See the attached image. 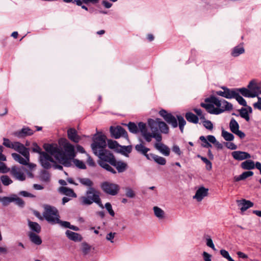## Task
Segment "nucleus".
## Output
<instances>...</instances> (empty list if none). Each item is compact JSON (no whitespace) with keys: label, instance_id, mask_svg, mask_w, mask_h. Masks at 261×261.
Segmentation results:
<instances>
[{"label":"nucleus","instance_id":"1","mask_svg":"<svg viewBox=\"0 0 261 261\" xmlns=\"http://www.w3.org/2000/svg\"><path fill=\"white\" fill-rule=\"evenodd\" d=\"M60 143H62L65 152H63L62 149L56 144H45L43 148L46 152L54 156L60 163L65 166H69L71 165V160L75 156L74 147L65 139H61Z\"/></svg>","mask_w":261,"mask_h":261},{"label":"nucleus","instance_id":"2","mask_svg":"<svg viewBox=\"0 0 261 261\" xmlns=\"http://www.w3.org/2000/svg\"><path fill=\"white\" fill-rule=\"evenodd\" d=\"M106 136L102 133H97L93 137V143L91 145L94 153L98 156L100 161L109 162L112 165L116 160L113 155L105 150L107 146Z\"/></svg>","mask_w":261,"mask_h":261},{"label":"nucleus","instance_id":"3","mask_svg":"<svg viewBox=\"0 0 261 261\" xmlns=\"http://www.w3.org/2000/svg\"><path fill=\"white\" fill-rule=\"evenodd\" d=\"M207 103H201V106L211 114L219 115L233 109L232 105L224 99H220L215 96L205 99Z\"/></svg>","mask_w":261,"mask_h":261},{"label":"nucleus","instance_id":"4","mask_svg":"<svg viewBox=\"0 0 261 261\" xmlns=\"http://www.w3.org/2000/svg\"><path fill=\"white\" fill-rule=\"evenodd\" d=\"M160 121V119L159 118L155 119H149L148 120V124L152 134L147 132L146 126L145 123L143 122H140L139 123L140 131L141 132L142 136L146 141L148 142H150L152 138H154L158 142L161 141L162 136L157 132Z\"/></svg>","mask_w":261,"mask_h":261},{"label":"nucleus","instance_id":"5","mask_svg":"<svg viewBox=\"0 0 261 261\" xmlns=\"http://www.w3.org/2000/svg\"><path fill=\"white\" fill-rule=\"evenodd\" d=\"M100 193L93 188H89L86 195L80 198L81 202L83 205H90L95 202L100 207L103 208L99 198Z\"/></svg>","mask_w":261,"mask_h":261},{"label":"nucleus","instance_id":"6","mask_svg":"<svg viewBox=\"0 0 261 261\" xmlns=\"http://www.w3.org/2000/svg\"><path fill=\"white\" fill-rule=\"evenodd\" d=\"M43 216L45 219L51 224H56L59 222V216L57 210L49 205H46Z\"/></svg>","mask_w":261,"mask_h":261},{"label":"nucleus","instance_id":"7","mask_svg":"<svg viewBox=\"0 0 261 261\" xmlns=\"http://www.w3.org/2000/svg\"><path fill=\"white\" fill-rule=\"evenodd\" d=\"M11 174L16 179L23 181L26 178V169L25 168H19L16 166L12 167L10 170Z\"/></svg>","mask_w":261,"mask_h":261},{"label":"nucleus","instance_id":"8","mask_svg":"<svg viewBox=\"0 0 261 261\" xmlns=\"http://www.w3.org/2000/svg\"><path fill=\"white\" fill-rule=\"evenodd\" d=\"M101 188L105 192L111 195H116L119 190L118 185L109 182L102 183Z\"/></svg>","mask_w":261,"mask_h":261},{"label":"nucleus","instance_id":"9","mask_svg":"<svg viewBox=\"0 0 261 261\" xmlns=\"http://www.w3.org/2000/svg\"><path fill=\"white\" fill-rule=\"evenodd\" d=\"M223 91L219 90L216 92V94L227 99H231L237 91L236 89H229L226 87H222Z\"/></svg>","mask_w":261,"mask_h":261},{"label":"nucleus","instance_id":"10","mask_svg":"<svg viewBox=\"0 0 261 261\" xmlns=\"http://www.w3.org/2000/svg\"><path fill=\"white\" fill-rule=\"evenodd\" d=\"M40 161L42 167L46 169L49 168L54 163L53 159L47 153L44 152L41 153Z\"/></svg>","mask_w":261,"mask_h":261},{"label":"nucleus","instance_id":"11","mask_svg":"<svg viewBox=\"0 0 261 261\" xmlns=\"http://www.w3.org/2000/svg\"><path fill=\"white\" fill-rule=\"evenodd\" d=\"M229 128L232 133L237 135L240 138L243 139L245 137V134L239 130V125L234 118H232L230 121Z\"/></svg>","mask_w":261,"mask_h":261},{"label":"nucleus","instance_id":"12","mask_svg":"<svg viewBox=\"0 0 261 261\" xmlns=\"http://www.w3.org/2000/svg\"><path fill=\"white\" fill-rule=\"evenodd\" d=\"M110 132L112 136L116 139L119 138L121 137H127L126 132L124 128L119 126L116 127L111 126L110 127Z\"/></svg>","mask_w":261,"mask_h":261},{"label":"nucleus","instance_id":"13","mask_svg":"<svg viewBox=\"0 0 261 261\" xmlns=\"http://www.w3.org/2000/svg\"><path fill=\"white\" fill-rule=\"evenodd\" d=\"M160 115L169 124H171L173 127L177 126V123L175 118L171 114L168 113L165 110H162L159 112Z\"/></svg>","mask_w":261,"mask_h":261},{"label":"nucleus","instance_id":"14","mask_svg":"<svg viewBox=\"0 0 261 261\" xmlns=\"http://www.w3.org/2000/svg\"><path fill=\"white\" fill-rule=\"evenodd\" d=\"M208 189L204 187H199L196 191L193 198L196 199L197 202L201 201L204 197L208 195Z\"/></svg>","mask_w":261,"mask_h":261},{"label":"nucleus","instance_id":"15","mask_svg":"<svg viewBox=\"0 0 261 261\" xmlns=\"http://www.w3.org/2000/svg\"><path fill=\"white\" fill-rule=\"evenodd\" d=\"M248 88L251 89L252 94H256V96H257L258 94H261V83H257L254 80L251 81L248 85Z\"/></svg>","mask_w":261,"mask_h":261},{"label":"nucleus","instance_id":"16","mask_svg":"<svg viewBox=\"0 0 261 261\" xmlns=\"http://www.w3.org/2000/svg\"><path fill=\"white\" fill-rule=\"evenodd\" d=\"M231 154L233 159L238 161H242L251 158L250 154L245 151H234Z\"/></svg>","mask_w":261,"mask_h":261},{"label":"nucleus","instance_id":"17","mask_svg":"<svg viewBox=\"0 0 261 261\" xmlns=\"http://www.w3.org/2000/svg\"><path fill=\"white\" fill-rule=\"evenodd\" d=\"M12 148L15 150L19 152L22 155H29V150L28 149L24 146V145L19 142H13V145L12 146Z\"/></svg>","mask_w":261,"mask_h":261},{"label":"nucleus","instance_id":"18","mask_svg":"<svg viewBox=\"0 0 261 261\" xmlns=\"http://www.w3.org/2000/svg\"><path fill=\"white\" fill-rule=\"evenodd\" d=\"M13 158L17 162L21 164L26 165L30 161V153L28 156L23 155L24 158L21 157L19 154L13 153L12 154Z\"/></svg>","mask_w":261,"mask_h":261},{"label":"nucleus","instance_id":"19","mask_svg":"<svg viewBox=\"0 0 261 261\" xmlns=\"http://www.w3.org/2000/svg\"><path fill=\"white\" fill-rule=\"evenodd\" d=\"M238 205L241 207L240 209L241 211L244 212L248 208L251 207L253 205V203L249 201L246 199H242L237 201Z\"/></svg>","mask_w":261,"mask_h":261},{"label":"nucleus","instance_id":"20","mask_svg":"<svg viewBox=\"0 0 261 261\" xmlns=\"http://www.w3.org/2000/svg\"><path fill=\"white\" fill-rule=\"evenodd\" d=\"M66 235L69 239L74 242H81L83 239L80 234L68 230L66 231Z\"/></svg>","mask_w":261,"mask_h":261},{"label":"nucleus","instance_id":"21","mask_svg":"<svg viewBox=\"0 0 261 261\" xmlns=\"http://www.w3.org/2000/svg\"><path fill=\"white\" fill-rule=\"evenodd\" d=\"M155 147L156 149L160 151L162 154L168 156L170 154V149L169 148L162 144L161 141L158 142V143L155 144Z\"/></svg>","mask_w":261,"mask_h":261},{"label":"nucleus","instance_id":"22","mask_svg":"<svg viewBox=\"0 0 261 261\" xmlns=\"http://www.w3.org/2000/svg\"><path fill=\"white\" fill-rule=\"evenodd\" d=\"M67 134L68 138L72 141L77 143L80 140V137L77 135V133L75 129L73 128H70L67 131Z\"/></svg>","mask_w":261,"mask_h":261},{"label":"nucleus","instance_id":"23","mask_svg":"<svg viewBox=\"0 0 261 261\" xmlns=\"http://www.w3.org/2000/svg\"><path fill=\"white\" fill-rule=\"evenodd\" d=\"M245 52L244 48L242 44L235 46L232 49L231 55L234 57H237Z\"/></svg>","mask_w":261,"mask_h":261},{"label":"nucleus","instance_id":"24","mask_svg":"<svg viewBox=\"0 0 261 261\" xmlns=\"http://www.w3.org/2000/svg\"><path fill=\"white\" fill-rule=\"evenodd\" d=\"M59 191L66 196L72 197H76V194L73 192V191L69 188H67V187H61L59 188Z\"/></svg>","mask_w":261,"mask_h":261},{"label":"nucleus","instance_id":"25","mask_svg":"<svg viewBox=\"0 0 261 261\" xmlns=\"http://www.w3.org/2000/svg\"><path fill=\"white\" fill-rule=\"evenodd\" d=\"M112 165L115 167L119 172L124 171L127 168V164L122 161H115V163Z\"/></svg>","mask_w":261,"mask_h":261},{"label":"nucleus","instance_id":"26","mask_svg":"<svg viewBox=\"0 0 261 261\" xmlns=\"http://www.w3.org/2000/svg\"><path fill=\"white\" fill-rule=\"evenodd\" d=\"M135 148L138 152H140L145 155L148 160H151L150 154H147V152L149 150L148 148L145 147L143 144H140L137 145Z\"/></svg>","mask_w":261,"mask_h":261},{"label":"nucleus","instance_id":"27","mask_svg":"<svg viewBox=\"0 0 261 261\" xmlns=\"http://www.w3.org/2000/svg\"><path fill=\"white\" fill-rule=\"evenodd\" d=\"M238 90V92H240L244 96L246 97H255L256 94H252L251 89L248 88H242L240 89H236Z\"/></svg>","mask_w":261,"mask_h":261},{"label":"nucleus","instance_id":"28","mask_svg":"<svg viewBox=\"0 0 261 261\" xmlns=\"http://www.w3.org/2000/svg\"><path fill=\"white\" fill-rule=\"evenodd\" d=\"M29 236L30 240L34 244L39 245L42 243V240L38 235L31 232L29 233Z\"/></svg>","mask_w":261,"mask_h":261},{"label":"nucleus","instance_id":"29","mask_svg":"<svg viewBox=\"0 0 261 261\" xmlns=\"http://www.w3.org/2000/svg\"><path fill=\"white\" fill-rule=\"evenodd\" d=\"M241 167L245 170H251L255 168V164L252 160H247L241 163Z\"/></svg>","mask_w":261,"mask_h":261},{"label":"nucleus","instance_id":"30","mask_svg":"<svg viewBox=\"0 0 261 261\" xmlns=\"http://www.w3.org/2000/svg\"><path fill=\"white\" fill-rule=\"evenodd\" d=\"M34 131L29 127L23 128L20 132L16 133V135L18 137H22L25 136L32 135Z\"/></svg>","mask_w":261,"mask_h":261},{"label":"nucleus","instance_id":"31","mask_svg":"<svg viewBox=\"0 0 261 261\" xmlns=\"http://www.w3.org/2000/svg\"><path fill=\"white\" fill-rule=\"evenodd\" d=\"M221 136L223 139L226 141H231L234 140V137L233 135L222 128Z\"/></svg>","mask_w":261,"mask_h":261},{"label":"nucleus","instance_id":"32","mask_svg":"<svg viewBox=\"0 0 261 261\" xmlns=\"http://www.w3.org/2000/svg\"><path fill=\"white\" fill-rule=\"evenodd\" d=\"M185 117H186V119L190 122H192L195 124H197L198 123V121H199L198 118L197 117V116H196L195 114H193L192 113H191V112L187 113L186 114Z\"/></svg>","mask_w":261,"mask_h":261},{"label":"nucleus","instance_id":"33","mask_svg":"<svg viewBox=\"0 0 261 261\" xmlns=\"http://www.w3.org/2000/svg\"><path fill=\"white\" fill-rule=\"evenodd\" d=\"M150 157L151 158V160L153 159L156 163L160 165H164L166 164V161L165 159L163 157L152 154H150Z\"/></svg>","mask_w":261,"mask_h":261},{"label":"nucleus","instance_id":"34","mask_svg":"<svg viewBox=\"0 0 261 261\" xmlns=\"http://www.w3.org/2000/svg\"><path fill=\"white\" fill-rule=\"evenodd\" d=\"M233 98H235L240 105L243 106H247L246 100L243 97L240 95L239 92H238V90H237Z\"/></svg>","mask_w":261,"mask_h":261},{"label":"nucleus","instance_id":"35","mask_svg":"<svg viewBox=\"0 0 261 261\" xmlns=\"http://www.w3.org/2000/svg\"><path fill=\"white\" fill-rule=\"evenodd\" d=\"M29 226L30 227V228L37 232V233H39L41 231V227L36 222H31L30 221H29Z\"/></svg>","mask_w":261,"mask_h":261},{"label":"nucleus","instance_id":"36","mask_svg":"<svg viewBox=\"0 0 261 261\" xmlns=\"http://www.w3.org/2000/svg\"><path fill=\"white\" fill-rule=\"evenodd\" d=\"M107 162H105L103 161H100L99 162V164L102 168H104L107 171H110L113 173H116L115 170Z\"/></svg>","mask_w":261,"mask_h":261},{"label":"nucleus","instance_id":"37","mask_svg":"<svg viewBox=\"0 0 261 261\" xmlns=\"http://www.w3.org/2000/svg\"><path fill=\"white\" fill-rule=\"evenodd\" d=\"M79 180L83 185L89 188H92L93 182L90 179L87 178H79Z\"/></svg>","mask_w":261,"mask_h":261},{"label":"nucleus","instance_id":"38","mask_svg":"<svg viewBox=\"0 0 261 261\" xmlns=\"http://www.w3.org/2000/svg\"><path fill=\"white\" fill-rule=\"evenodd\" d=\"M26 165H28V167L29 168L28 170L26 169L27 174L29 177L32 178L33 177V175L32 172L35 169L36 165L33 163H29Z\"/></svg>","mask_w":261,"mask_h":261},{"label":"nucleus","instance_id":"39","mask_svg":"<svg viewBox=\"0 0 261 261\" xmlns=\"http://www.w3.org/2000/svg\"><path fill=\"white\" fill-rule=\"evenodd\" d=\"M153 211L155 216L159 219H162L164 217V212L161 208L154 206Z\"/></svg>","mask_w":261,"mask_h":261},{"label":"nucleus","instance_id":"40","mask_svg":"<svg viewBox=\"0 0 261 261\" xmlns=\"http://www.w3.org/2000/svg\"><path fill=\"white\" fill-rule=\"evenodd\" d=\"M2 184L6 186H9L13 182L12 180L8 175H3L1 177Z\"/></svg>","mask_w":261,"mask_h":261},{"label":"nucleus","instance_id":"41","mask_svg":"<svg viewBox=\"0 0 261 261\" xmlns=\"http://www.w3.org/2000/svg\"><path fill=\"white\" fill-rule=\"evenodd\" d=\"M14 195L11 197H4L0 199L4 205H7L10 203L14 201Z\"/></svg>","mask_w":261,"mask_h":261},{"label":"nucleus","instance_id":"42","mask_svg":"<svg viewBox=\"0 0 261 261\" xmlns=\"http://www.w3.org/2000/svg\"><path fill=\"white\" fill-rule=\"evenodd\" d=\"M108 146L110 148L115 150H118L120 147H121L116 141L113 140H108Z\"/></svg>","mask_w":261,"mask_h":261},{"label":"nucleus","instance_id":"43","mask_svg":"<svg viewBox=\"0 0 261 261\" xmlns=\"http://www.w3.org/2000/svg\"><path fill=\"white\" fill-rule=\"evenodd\" d=\"M129 130L133 133H137L140 130L139 125L137 126L135 123L129 122L127 125Z\"/></svg>","mask_w":261,"mask_h":261},{"label":"nucleus","instance_id":"44","mask_svg":"<svg viewBox=\"0 0 261 261\" xmlns=\"http://www.w3.org/2000/svg\"><path fill=\"white\" fill-rule=\"evenodd\" d=\"M197 156L198 158L201 159V160L206 164V169L207 170H210L212 169V163L207 158L202 156L200 155H198Z\"/></svg>","mask_w":261,"mask_h":261},{"label":"nucleus","instance_id":"45","mask_svg":"<svg viewBox=\"0 0 261 261\" xmlns=\"http://www.w3.org/2000/svg\"><path fill=\"white\" fill-rule=\"evenodd\" d=\"M240 114L241 117L244 118L247 121L250 120L248 111L247 109L243 108L240 110Z\"/></svg>","mask_w":261,"mask_h":261},{"label":"nucleus","instance_id":"46","mask_svg":"<svg viewBox=\"0 0 261 261\" xmlns=\"http://www.w3.org/2000/svg\"><path fill=\"white\" fill-rule=\"evenodd\" d=\"M159 128L162 133L166 134L168 132V127L167 124L161 120L159 123Z\"/></svg>","mask_w":261,"mask_h":261},{"label":"nucleus","instance_id":"47","mask_svg":"<svg viewBox=\"0 0 261 261\" xmlns=\"http://www.w3.org/2000/svg\"><path fill=\"white\" fill-rule=\"evenodd\" d=\"M199 139L202 142V146L205 148H210L212 147V145L208 142L207 138L206 139L204 136H200Z\"/></svg>","mask_w":261,"mask_h":261},{"label":"nucleus","instance_id":"48","mask_svg":"<svg viewBox=\"0 0 261 261\" xmlns=\"http://www.w3.org/2000/svg\"><path fill=\"white\" fill-rule=\"evenodd\" d=\"M202 120L203 125L206 129L208 130H212L213 129V124L211 121L206 120L205 119Z\"/></svg>","mask_w":261,"mask_h":261},{"label":"nucleus","instance_id":"49","mask_svg":"<svg viewBox=\"0 0 261 261\" xmlns=\"http://www.w3.org/2000/svg\"><path fill=\"white\" fill-rule=\"evenodd\" d=\"M74 165L80 169H85L86 168V166L84 163L80 160L75 159L73 161Z\"/></svg>","mask_w":261,"mask_h":261},{"label":"nucleus","instance_id":"50","mask_svg":"<svg viewBox=\"0 0 261 261\" xmlns=\"http://www.w3.org/2000/svg\"><path fill=\"white\" fill-rule=\"evenodd\" d=\"M220 254L224 258H226L228 261H234L229 255L227 251L222 249L220 250Z\"/></svg>","mask_w":261,"mask_h":261},{"label":"nucleus","instance_id":"51","mask_svg":"<svg viewBox=\"0 0 261 261\" xmlns=\"http://www.w3.org/2000/svg\"><path fill=\"white\" fill-rule=\"evenodd\" d=\"M81 246L83 252L87 254L90 250V246L85 242L82 243Z\"/></svg>","mask_w":261,"mask_h":261},{"label":"nucleus","instance_id":"52","mask_svg":"<svg viewBox=\"0 0 261 261\" xmlns=\"http://www.w3.org/2000/svg\"><path fill=\"white\" fill-rule=\"evenodd\" d=\"M11 170L8 168L6 164L4 163L0 162V172L2 173H6L9 172Z\"/></svg>","mask_w":261,"mask_h":261},{"label":"nucleus","instance_id":"53","mask_svg":"<svg viewBox=\"0 0 261 261\" xmlns=\"http://www.w3.org/2000/svg\"><path fill=\"white\" fill-rule=\"evenodd\" d=\"M206 244L208 247L211 248L212 249L215 250V245L213 243V240L210 237L206 239Z\"/></svg>","mask_w":261,"mask_h":261},{"label":"nucleus","instance_id":"54","mask_svg":"<svg viewBox=\"0 0 261 261\" xmlns=\"http://www.w3.org/2000/svg\"><path fill=\"white\" fill-rule=\"evenodd\" d=\"M226 147L231 150H236L237 149V146L232 142H226L225 143Z\"/></svg>","mask_w":261,"mask_h":261},{"label":"nucleus","instance_id":"55","mask_svg":"<svg viewBox=\"0 0 261 261\" xmlns=\"http://www.w3.org/2000/svg\"><path fill=\"white\" fill-rule=\"evenodd\" d=\"M253 175V172L251 171L244 172L241 174L243 180L246 179L247 177L252 176Z\"/></svg>","mask_w":261,"mask_h":261},{"label":"nucleus","instance_id":"56","mask_svg":"<svg viewBox=\"0 0 261 261\" xmlns=\"http://www.w3.org/2000/svg\"><path fill=\"white\" fill-rule=\"evenodd\" d=\"M105 207L106 208V209L107 210V211L109 212V213H110V214L111 216H114V214H115L114 212L113 211L112 206H111V204L110 203H109V202L105 204Z\"/></svg>","mask_w":261,"mask_h":261},{"label":"nucleus","instance_id":"57","mask_svg":"<svg viewBox=\"0 0 261 261\" xmlns=\"http://www.w3.org/2000/svg\"><path fill=\"white\" fill-rule=\"evenodd\" d=\"M120 147L121 148V151L124 154L130 153L131 151V147L129 146H121Z\"/></svg>","mask_w":261,"mask_h":261},{"label":"nucleus","instance_id":"58","mask_svg":"<svg viewBox=\"0 0 261 261\" xmlns=\"http://www.w3.org/2000/svg\"><path fill=\"white\" fill-rule=\"evenodd\" d=\"M3 144L6 147L12 148L13 142H11L9 139H4Z\"/></svg>","mask_w":261,"mask_h":261},{"label":"nucleus","instance_id":"59","mask_svg":"<svg viewBox=\"0 0 261 261\" xmlns=\"http://www.w3.org/2000/svg\"><path fill=\"white\" fill-rule=\"evenodd\" d=\"M194 111L197 115L199 116L200 119H205L204 115L202 114L201 110L199 109H195Z\"/></svg>","mask_w":261,"mask_h":261},{"label":"nucleus","instance_id":"60","mask_svg":"<svg viewBox=\"0 0 261 261\" xmlns=\"http://www.w3.org/2000/svg\"><path fill=\"white\" fill-rule=\"evenodd\" d=\"M202 255L204 261H212V256L209 253H207L206 252H203Z\"/></svg>","mask_w":261,"mask_h":261},{"label":"nucleus","instance_id":"61","mask_svg":"<svg viewBox=\"0 0 261 261\" xmlns=\"http://www.w3.org/2000/svg\"><path fill=\"white\" fill-rule=\"evenodd\" d=\"M14 201L19 206H22L23 205V201L19 198H18L16 195H14Z\"/></svg>","mask_w":261,"mask_h":261},{"label":"nucleus","instance_id":"62","mask_svg":"<svg viewBox=\"0 0 261 261\" xmlns=\"http://www.w3.org/2000/svg\"><path fill=\"white\" fill-rule=\"evenodd\" d=\"M207 138L208 142L213 144H214L217 141L215 136L213 135H208Z\"/></svg>","mask_w":261,"mask_h":261},{"label":"nucleus","instance_id":"63","mask_svg":"<svg viewBox=\"0 0 261 261\" xmlns=\"http://www.w3.org/2000/svg\"><path fill=\"white\" fill-rule=\"evenodd\" d=\"M126 195L130 198H133L135 196V194L132 190L127 189L126 192Z\"/></svg>","mask_w":261,"mask_h":261},{"label":"nucleus","instance_id":"64","mask_svg":"<svg viewBox=\"0 0 261 261\" xmlns=\"http://www.w3.org/2000/svg\"><path fill=\"white\" fill-rule=\"evenodd\" d=\"M87 164L90 166H91V167H94L95 166V162H94V161L92 160V159L88 155V159H87Z\"/></svg>","mask_w":261,"mask_h":261}]
</instances>
